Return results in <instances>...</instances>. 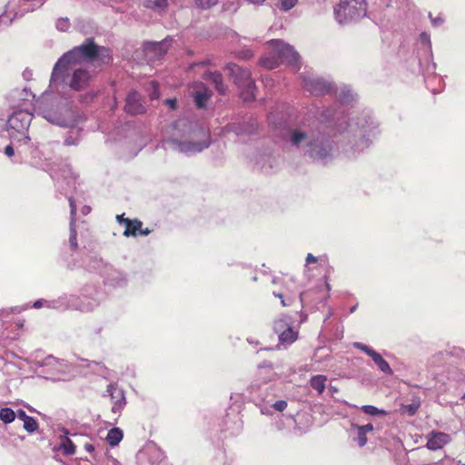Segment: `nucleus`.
I'll list each match as a JSON object with an SVG mask.
<instances>
[{
  "mask_svg": "<svg viewBox=\"0 0 465 465\" xmlns=\"http://www.w3.org/2000/svg\"><path fill=\"white\" fill-rule=\"evenodd\" d=\"M97 58L103 63L109 62L111 60L110 51L104 46L97 45L94 38H87L84 44L68 51L56 62L53 69L52 80H64V75L71 69V65L83 62H94Z\"/></svg>",
  "mask_w": 465,
  "mask_h": 465,
  "instance_id": "f257e3e1",
  "label": "nucleus"
},
{
  "mask_svg": "<svg viewBox=\"0 0 465 465\" xmlns=\"http://www.w3.org/2000/svg\"><path fill=\"white\" fill-rule=\"evenodd\" d=\"M225 69L228 71L229 76L233 79L234 84L241 89L242 100L244 102L255 100L256 85L249 70L233 63L227 64Z\"/></svg>",
  "mask_w": 465,
  "mask_h": 465,
  "instance_id": "f03ea898",
  "label": "nucleus"
},
{
  "mask_svg": "<svg viewBox=\"0 0 465 465\" xmlns=\"http://www.w3.org/2000/svg\"><path fill=\"white\" fill-rule=\"evenodd\" d=\"M337 17L344 19H357L367 14L366 0H341L335 9Z\"/></svg>",
  "mask_w": 465,
  "mask_h": 465,
  "instance_id": "7ed1b4c3",
  "label": "nucleus"
},
{
  "mask_svg": "<svg viewBox=\"0 0 465 465\" xmlns=\"http://www.w3.org/2000/svg\"><path fill=\"white\" fill-rule=\"evenodd\" d=\"M269 45L272 47V51L276 53L281 63L289 64L297 63L299 54L290 45L285 44L282 40H272L269 42Z\"/></svg>",
  "mask_w": 465,
  "mask_h": 465,
  "instance_id": "20e7f679",
  "label": "nucleus"
},
{
  "mask_svg": "<svg viewBox=\"0 0 465 465\" xmlns=\"http://www.w3.org/2000/svg\"><path fill=\"white\" fill-rule=\"evenodd\" d=\"M33 114L27 111L15 112L8 120V124L15 131L22 133L30 126Z\"/></svg>",
  "mask_w": 465,
  "mask_h": 465,
  "instance_id": "39448f33",
  "label": "nucleus"
},
{
  "mask_svg": "<svg viewBox=\"0 0 465 465\" xmlns=\"http://www.w3.org/2000/svg\"><path fill=\"white\" fill-rule=\"evenodd\" d=\"M273 329L279 334V340L282 343L291 344L298 338V332L288 326L283 320L276 321Z\"/></svg>",
  "mask_w": 465,
  "mask_h": 465,
  "instance_id": "423d86ee",
  "label": "nucleus"
},
{
  "mask_svg": "<svg viewBox=\"0 0 465 465\" xmlns=\"http://www.w3.org/2000/svg\"><path fill=\"white\" fill-rule=\"evenodd\" d=\"M354 347L368 354L382 372L386 374H392V370L389 363L376 351L361 342H355Z\"/></svg>",
  "mask_w": 465,
  "mask_h": 465,
  "instance_id": "0eeeda50",
  "label": "nucleus"
},
{
  "mask_svg": "<svg viewBox=\"0 0 465 465\" xmlns=\"http://www.w3.org/2000/svg\"><path fill=\"white\" fill-rule=\"evenodd\" d=\"M426 447L430 450L442 449L450 440L449 434L441 431L432 430L427 436Z\"/></svg>",
  "mask_w": 465,
  "mask_h": 465,
  "instance_id": "6e6552de",
  "label": "nucleus"
},
{
  "mask_svg": "<svg viewBox=\"0 0 465 465\" xmlns=\"http://www.w3.org/2000/svg\"><path fill=\"white\" fill-rule=\"evenodd\" d=\"M124 110L127 114L136 115L145 112V108L141 102V96L137 92H131L126 97Z\"/></svg>",
  "mask_w": 465,
  "mask_h": 465,
  "instance_id": "1a4fd4ad",
  "label": "nucleus"
},
{
  "mask_svg": "<svg viewBox=\"0 0 465 465\" xmlns=\"http://www.w3.org/2000/svg\"><path fill=\"white\" fill-rule=\"evenodd\" d=\"M90 79L91 76L88 71L76 69L73 73L69 86L73 90L81 91L89 84Z\"/></svg>",
  "mask_w": 465,
  "mask_h": 465,
  "instance_id": "9d476101",
  "label": "nucleus"
},
{
  "mask_svg": "<svg viewBox=\"0 0 465 465\" xmlns=\"http://www.w3.org/2000/svg\"><path fill=\"white\" fill-rule=\"evenodd\" d=\"M125 230L124 231V236H137V235H148L151 230L148 228L143 229V223L138 219H126L124 220Z\"/></svg>",
  "mask_w": 465,
  "mask_h": 465,
  "instance_id": "9b49d317",
  "label": "nucleus"
},
{
  "mask_svg": "<svg viewBox=\"0 0 465 465\" xmlns=\"http://www.w3.org/2000/svg\"><path fill=\"white\" fill-rule=\"evenodd\" d=\"M168 50V44L166 41L151 43L145 46V54L151 60H157L163 56Z\"/></svg>",
  "mask_w": 465,
  "mask_h": 465,
  "instance_id": "f8f14e48",
  "label": "nucleus"
},
{
  "mask_svg": "<svg viewBox=\"0 0 465 465\" xmlns=\"http://www.w3.org/2000/svg\"><path fill=\"white\" fill-rule=\"evenodd\" d=\"M205 80H211L215 89L219 94H224L227 90L226 84L223 83V78L221 73L215 72H208L203 75Z\"/></svg>",
  "mask_w": 465,
  "mask_h": 465,
  "instance_id": "ddd939ff",
  "label": "nucleus"
},
{
  "mask_svg": "<svg viewBox=\"0 0 465 465\" xmlns=\"http://www.w3.org/2000/svg\"><path fill=\"white\" fill-rule=\"evenodd\" d=\"M197 84L200 86V90L196 91L193 94L194 103L198 108H203L211 98L212 92L204 84Z\"/></svg>",
  "mask_w": 465,
  "mask_h": 465,
  "instance_id": "4468645a",
  "label": "nucleus"
},
{
  "mask_svg": "<svg viewBox=\"0 0 465 465\" xmlns=\"http://www.w3.org/2000/svg\"><path fill=\"white\" fill-rule=\"evenodd\" d=\"M69 204L71 209V230H70V238L69 242L73 249H76L77 244V232L75 228L74 227V221H75V215H76V205L74 203V201L73 198H69Z\"/></svg>",
  "mask_w": 465,
  "mask_h": 465,
  "instance_id": "2eb2a0df",
  "label": "nucleus"
},
{
  "mask_svg": "<svg viewBox=\"0 0 465 465\" xmlns=\"http://www.w3.org/2000/svg\"><path fill=\"white\" fill-rule=\"evenodd\" d=\"M327 377L325 375H315L311 378L310 384L312 389L322 394L326 387Z\"/></svg>",
  "mask_w": 465,
  "mask_h": 465,
  "instance_id": "dca6fc26",
  "label": "nucleus"
},
{
  "mask_svg": "<svg viewBox=\"0 0 465 465\" xmlns=\"http://www.w3.org/2000/svg\"><path fill=\"white\" fill-rule=\"evenodd\" d=\"M260 63L263 67L267 69H274L279 66L281 61L278 59L276 53L273 51V53L270 54L269 55L262 57Z\"/></svg>",
  "mask_w": 465,
  "mask_h": 465,
  "instance_id": "f3484780",
  "label": "nucleus"
},
{
  "mask_svg": "<svg viewBox=\"0 0 465 465\" xmlns=\"http://www.w3.org/2000/svg\"><path fill=\"white\" fill-rule=\"evenodd\" d=\"M123 431L119 428H113L109 430L106 440L110 446H116L123 440Z\"/></svg>",
  "mask_w": 465,
  "mask_h": 465,
  "instance_id": "a211bd4d",
  "label": "nucleus"
},
{
  "mask_svg": "<svg viewBox=\"0 0 465 465\" xmlns=\"http://www.w3.org/2000/svg\"><path fill=\"white\" fill-rule=\"evenodd\" d=\"M19 417L24 421V428L25 430H27L28 432H34L35 430H36L38 425H37L35 419H34L33 417L27 416L25 414V412L23 411H21L19 412Z\"/></svg>",
  "mask_w": 465,
  "mask_h": 465,
  "instance_id": "6ab92c4d",
  "label": "nucleus"
},
{
  "mask_svg": "<svg viewBox=\"0 0 465 465\" xmlns=\"http://www.w3.org/2000/svg\"><path fill=\"white\" fill-rule=\"evenodd\" d=\"M60 450H63L64 455H73L75 453L76 446L69 438L64 437L62 439Z\"/></svg>",
  "mask_w": 465,
  "mask_h": 465,
  "instance_id": "aec40b11",
  "label": "nucleus"
},
{
  "mask_svg": "<svg viewBox=\"0 0 465 465\" xmlns=\"http://www.w3.org/2000/svg\"><path fill=\"white\" fill-rule=\"evenodd\" d=\"M15 413L10 408H4L0 411V419L5 423H11L15 420Z\"/></svg>",
  "mask_w": 465,
  "mask_h": 465,
  "instance_id": "412c9836",
  "label": "nucleus"
},
{
  "mask_svg": "<svg viewBox=\"0 0 465 465\" xmlns=\"http://www.w3.org/2000/svg\"><path fill=\"white\" fill-rule=\"evenodd\" d=\"M145 6L151 9H165L168 6L167 0H147Z\"/></svg>",
  "mask_w": 465,
  "mask_h": 465,
  "instance_id": "4be33fe9",
  "label": "nucleus"
},
{
  "mask_svg": "<svg viewBox=\"0 0 465 465\" xmlns=\"http://www.w3.org/2000/svg\"><path fill=\"white\" fill-rule=\"evenodd\" d=\"M420 407V401L418 399L417 401H413L411 403L403 405L402 409L405 412H407L410 416H413L416 414L417 411Z\"/></svg>",
  "mask_w": 465,
  "mask_h": 465,
  "instance_id": "5701e85b",
  "label": "nucleus"
},
{
  "mask_svg": "<svg viewBox=\"0 0 465 465\" xmlns=\"http://www.w3.org/2000/svg\"><path fill=\"white\" fill-rule=\"evenodd\" d=\"M307 140L308 135L306 134V133L301 131H294L291 138V141L293 145H299L302 142Z\"/></svg>",
  "mask_w": 465,
  "mask_h": 465,
  "instance_id": "b1692460",
  "label": "nucleus"
},
{
  "mask_svg": "<svg viewBox=\"0 0 465 465\" xmlns=\"http://www.w3.org/2000/svg\"><path fill=\"white\" fill-rule=\"evenodd\" d=\"M217 3L218 0H195L196 5L202 9H209Z\"/></svg>",
  "mask_w": 465,
  "mask_h": 465,
  "instance_id": "393cba45",
  "label": "nucleus"
},
{
  "mask_svg": "<svg viewBox=\"0 0 465 465\" xmlns=\"http://www.w3.org/2000/svg\"><path fill=\"white\" fill-rule=\"evenodd\" d=\"M69 27H70V23H69L68 18H60L57 20L56 28L59 31L66 32L69 29Z\"/></svg>",
  "mask_w": 465,
  "mask_h": 465,
  "instance_id": "a878e982",
  "label": "nucleus"
},
{
  "mask_svg": "<svg viewBox=\"0 0 465 465\" xmlns=\"http://www.w3.org/2000/svg\"><path fill=\"white\" fill-rule=\"evenodd\" d=\"M298 0H281L280 1V8L283 11H288L292 9L296 4Z\"/></svg>",
  "mask_w": 465,
  "mask_h": 465,
  "instance_id": "bb28decb",
  "label": "nucleus"
},
{
  "mask_svg": "<svg viewBox=\"0 0 465 465\" xmlns=\"http://www.w3.org/2000/svg\"><path fill=\"white\" fill-rule=\"evenodd\" d=\"M328 155V150L325 148H321L319 151H316L315 148H312L311 150V156L312 157H319L323 158Z\"/></svg>",
  "mask_w": 465,
  "mask_h": 465,
  "instance_id": "cd10ccee",
  "label": "nucleus"
},
{
  "mask_svg": "<svg viewBox=\"0 0 465 465\" xmlns=\"http://www.w3.org/2000/svg\"><path fill=\"white\" fill-rule=\"evenodd\" d=\"M273 295L281 299V303L283 307L291 305L293 302V299L291 298L284 299V294L282 292H273Z\"/></svg>",
  "mask_w": 465,
  "mask_h": 465,
  "instance_id": "c85d7f7f",
  "label": "nucleus"
},
{
  "mask_svg": "<svg viewBox=\"0 0 465 465\" xmlns=\"http://www.w3.org/2000/svg\"><path fill=\"white\" fill-rule=\"evenodd\" d=\"M366 434L367 433H365L364 431L358 430L357 441H358V444L360 447H363L366 445L367 440H368Z\"/></svg>",
  "mask_w": 465,
  "mask_h": 465,
  "instance_id": "c756f323",
  "label": "nucleus"
},
{
  "mask_svg": "<svg viewBox=\"0 0 465 465\" xmlns=\"http://www.w3.org/2000/svg\"><path fill=\"white\" fill-rule=\"evenodd\" d=\"M287 401H283V400H281V401H277L273 403L272 407L274 410L278 411H283L286 408H287Z\"/></svg>",
  "mask_w": 465,
  "mask_h": 465,
  "instance_id": "7c9ffc66",
  "label": "nucleus"
},
{
  "mask_svg": "<svg viewBox=\"0 0 465 465\" xmlns=\"http://www.w3.org/2000/svg\"><path fill=\"white\" fill-rule=\"evenodd\" d=\"M151 84H152L153 90L150 94V98H151V100L158 99L160 96L158 84L155 82H152Z\"/></svg>",
  "mask_w": 465,
  "mask_h": 465,
  "instance_id": "2f4dec72",
  "label": "nucleus"
},
{
  "mask_svg": "<svg viewBox=\"0 0 465 465\" xmlns=\"http://www.w3.org/2000/svg\"><path fill=\"white\" fill-rule=\"evenodd\" d=\"M362 411L367 413V414H370V415H376L380 412V411L372 406V405H365L362 407Z\"/></svg>",
  "mask_w": 465,
  "mask_h": 465,
  "instance_id": "473e14b6",
  "label": "nucleus"
},
{
  "mask_svg": "<svg viewBox=\"0 0 465 465\" xmlns=\"http://www.w3.org/2000/svg\"><path fill=\"white\" fill-rule=\"evenodd\" d=\"M120 400L114 403L113 406V411H116L117 410H120L123 407V401H124V397L122 393H119Z\"/></svg>",
  "mask_w": 465,
  "mask_h": 465,
  "instance_id": "72a5a7b5",
  "label": "nucleus"
},
{
  "mask_svg": "<svg viewBox=\"0 0 465 465\" xmlns=\"http://www.w3.org/2000/svg\"><path fill=\"white\" fill-rule=\"evenodd\" d=\"M357 430H361L362 431H364L365 433L367 432H371L373 430V426L371 423H368L366 425H362V426H356Z\"/></svg>",
  "mask_w": 465,
  "mask_h": 465,
  "instance_id": "f704fd0d",
  "label": "nucleus"
},
{
  "mask_svg": "<svg viewBox=\"0 0 465 465\" xmlns=\"http://www.w3.org/2000/svg\"><path fill=\"white\" fill-rule=\"evenodd\" d=\"M164 103L172 109L174 110L176 108L177 100L175 98L166 99Z\"/></svg>",
  "mask_w": 465,
  "mask_h": 465,
  "instance_id": "c9c22d12",
  "label": "nucleus"
},
{
  "mask_svg": "<svg viewBox=\"0 0 465 465\" xmlns=\"http://www.w3.org/2000/svg\"><path fill=\"white\" fill-rule=\"evenodd\" d=\"M319 261V258L314 256L313 254L312 253H308L307 256H306V263L307 264H310V263H315Z\"/></svg>",
  "mask_w": 465,
  "mask_h": 465,
  "instance_id": "e433bc0d",
  "label": "nucleus"
},
{
  "mask_svg": "<svg viewBox=\"0 0 465 465\" xmlns=\"http://www.w3.org/2000/svg\"><path fill=\"white\" fill-rule=\"evenodd\" d=\"M5 153L11 157L14 155L15 152H14V148L11 146V145H7L5 148Z\"/></svg>",
  "mask_w": 465,
  "mask_h": 465,
  "instance_id": "4c0bfd02",
  "label": "nucleus"
},
{
  "mask_svg": "<svg viewBox=\"0 0 465 465\" xmlns=\"http://www.w3.org/2000/svg\"><path fill=\"white\" fill-rule=\"evenodd\" d=\"M84 449H85L88 452H90V453H92V452H94V445H92V444H90V443H85V444H84Z\"/></svg>",
  "mask_w": 465,
  "mask_h": 465,
  "instance_id": "58836bf2",
  "label": "nucleus"
},
{
  "mask_svg": "<svg viewBox=\"0 0 465 465\" xmlns=\"http://www.w3.org/2000/svg\"><path fill=\"white\" fill-rule=\"evenodd\" d=\"M124 214H120V215H117L116 216V220L119 223H124V220H126L127 218H124Z\"/></svg>",
  "mask_w": 465,
  "mask_h": 465,
  "instance_id": "ea45409f",
  "label": "nucleus"
},
{
  "mask_svg": "<svg viewBox=\"0 0 465 465\" xmlns=\"http://www.w3.org/2000/svg\"><path fill=\"white\" fill-rule=\"evenodd\" d=\"M42 306H43V302H42V301H40V300H38V301L35 302H34V305H33V307H34V308H36V309L41 308Z\"/></svg>",
  "mask_w": 465,
  "mask_h": 465,
  "instance_id": "a19ab883",
  "label": "nucleus"
},
{
  "mask_svg": "<svg viewBox=\"0 0 465 465\" xmlns=\"http://www.w3.org/2000/svg\"><path fill=\"white\" fill-rule=\"evenodd\" d=\"M324 278H325L326 288H327V290H330V289H331V286H330V284H329V282H328V277H327V275H325V276H324Z\"/></svg>",
  "mask_w": 465,
  "mask_h": 465,
  "instance_id": "79ce46f5",
  "label": "nucleus"
},
{
  "mask_svg": "<svg viewBox=\"0 0 465 465\" xmlns=\"http://www.w3.org/2000/svg\"><path fill=\"white\" fill-rule=\"evenodd\" d=\"M420 36H421V38H422V39H426V37H427L426 34H424V33H423V34H421V35H420Z\"/></svg>",
  "mask_w": 465,
  "mask_h": 465,
  "instance_id": "37998d69",
  "label": "nucleus"
},
{
  "mask_svg": "<svg viewBox=\"0 0 465 465\" xmlns=\"http://www.w3.org/2000/svg\"><path fill=\"white\" fill-rule=\"evenodd\" d=\"M308 145H309L310 147H312V146H313V143H312V141H310V142L308 143Z\"/></svg>",
  "mask_w": 465,
  "mask_h": 465,
  "instance_id": "c03bdc74",
  "label": "nucleus"
},
{
  "mask_svg": "<svg viewBox=\"0 0 465 465\" xmlns=\"http://www.w3.org/2000/svg\"><path fill=\"white\" fill-rule=\"evenodd\" d=\"M434 22H435V23H436V22H442V20L440 18V19H436Z\"/></svg>",
  "mask_w": 465,
  "mask_h": 465,
  "instance_id": "a18cd8bd",
  "label": "nucleus"
},
{
  "mask_svg": "<svg viewBox=\"0 0 465 465\" xmlns=\"http://www.w3.org/2000/svg\"><path fill=\"white\" fill-rule=\"evenodd\" d=\"M462 399L465 400V393L462 395Z\"/></svg>",
  "mask_w": 465,
  "mask_h": 465,
  "instance_id": "49530a36",
  "label": "nucleus"
}]
</instances>
